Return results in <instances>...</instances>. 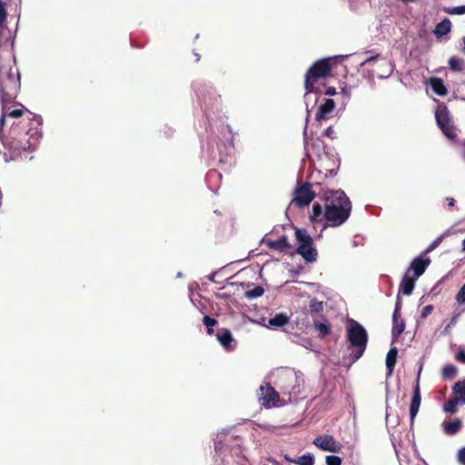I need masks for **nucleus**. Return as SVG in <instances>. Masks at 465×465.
<instances>
[{"label": "nucleus", "mask_w": 465, "mask_h": 465, "mask_svg": "<svg viewBox=\"0 0 465 465\" xmlns=\"http://www.w3.org/2000/svg\"><path fill=\"white\" fill-rule=\"evenodd\" d=\"M325 224L337 227L343 224L351 213V203L341 190H329L323 193Z\"/></svg>", "instance_id": "obj_1"}, {"label": "nucleus", "mask_w": 465, "mask_h": 465, "mask_svg": "<svg viewBox=\"0 0 465 465\" xmlns=\"http://www.w3.org/2000/svg\"><path fill=\"white\" fill-rule=\"evenodd\" d=\"M21 87L20 74L11 61H0V101L4 107L13 104Z\"/></svg>", "instance_id": "obj_2"}, {"label": "nucleus", "mask_w": 465, "mask_h": 465, "mask_svg": "<svg viewBox=\"0 0 465 465\" xmlns=\"http://www.w3.org/2000/svg\"><path fill=\"white\" fill-rule=\"evenodd\" d=\"M339 59V56L322 58L314 62L309 67L304 75V88L306 94L322 92L320 86L316 84L331 75V70L338 64Z\"/></svg>", "instance_id": "obj_3"}, {"label": "nucleus", "mask_w": 465, "mask_h": 465, "mask_svg": "<svg viewBox=\"0 0 465 465\" xmlns=\"http://www.w3.org/2000/svg\"><path fill=\"white\" fill-rule=\"evenodd\" d=\"M347 341L350 346L354 348L351 357L352 361H358L364 353L368 343V333L364 327L358 322L351 319L346 328Z\"/></svg>", "instance_id": "obj_4"}, {"label": "nucleus", "mask_w": 465, "mask_h": 465, "mask_svg": "<svg viewBox=\"0 0 465 465\" xmlns=\"http://www.w3.org/2000/svg\"><path fill=\"white\" fill-rule=\"evenodd\" d=\"M295 237L298 242L297 253L307 262H314L317 260L318 252L313 247V240L305 229H296Z\"/></svg>", "instance_id": "obj_5"}, {"label": "nucleus", "mask_w": 465, "mask_h": 465, "mask_svg": "<svg viewBox=\"0 0 465 465\" xmlns=\"http://www.w3.org/2000/svg\"><path fill=\"white\" fill-rule=\"evenodd\" d=\"M292 202L299 208L308 206L312 201L315 198V193L312 190V184L305 183H298L294 193Z\"/></svg>", "instance_id": "obj_6"}, {"label": "nucleus", "mask_w": 465, "mask_h": 465, "mask_svg": "<svg viewBox=\"0 0 465 465\" xmlns=\"http://www.w3.org/2000/svg\"><path fill=\"white\" fill-rule=\"evenodd\" d=\"M435 118L438 126L442 131V133L450 139L454 140L457 138V134L455 133V128L451 124L450 118V113L447 107L438 108L435 113Z\"/></svg>", "instance_id": "obj_7"}, {"label": "nucleus", "mask_w": 465, "mask_h": 465, "mask_svg": "<svg viewBox=\"0 0 465 465\" xmlns=\"http://www.w3.org/2000/svg\"><path fill=\"white\" fill-rule=\"evenodd\" d=\"M312 444L322 450L333 453L340 452L342 448V445L332 435L329 434L317 436L313 440Z\"/></svg>", "instance_id": "obj_8"}, {"label": "nucleus", "mask_w": 465, "mask_h": 465, "mask_svg": "<svg viewBox=\"0 0 465 465\" xmlns=\"http://www.w3.org/2000/svg\"><path fill=\"white\" fill-rule=\"evenodd\" d=\"M261 404L266 408H271L272 405H275L280 400L278 392L269 383L265 386H261Z\"/></svg>", "instance_id": "obj_9"}, {"label": "nucleus", "mask_w": 465, "mask_h": 465, "mask_svg": "<svg viewBox=\"0 0 465 465\" xmlns=\"http://www.w3.org/2000/svg\"><path fill=\"white\" fill-rule=\"evenodd\" d=\"M420 373L418 374V378L416 381V384L413 388V393L411 397V401L410 404V418H411V426L414 423V419L419 412L420 402H421V395L420 389Z\"/></svg>", "instance_id": "obj_10"}, {"label": "nucleus", "mask_w": 465, "mask_h": 465, "mask_svg": "<svg viewBox=\"0 0 465 465\" xmlns=\"http://www.w3.org/2000/svg\"><path fill=\"white\" fill-rule=\"evenodd\" d=\"M335 108V103L331 98H327L324 100V103L320 104L316 115L315 120L319 124L322 121H325L331 117V114L333 112Z\"/></svg>", "instance_id": "obj_11"}, {"label": "nucleus", "mask_w": 465, "mask_h": 465, "mask_svg": "<svg viewBox=\"0 0 465 465\" xmlns=\"http://www.w3.org/2000/svg\"><path fill=\"white\" fill-rule=\"evenodd\" d=\"M430 263V258L415 257L411 262L409 270H412L414 277L419 278L424 273Z\"/></svg>", "instance_id": "obj_12"}, {"label": "nucleus", "mask_w": 465, "mask_h": 465, "mask_svg": "<svg viewBox=\"0 0 465 465\" xmlns=\"http://www.w3.org/2000/svg\"><path fill=\"white\" fill-rule=\"evenodd\" d=\"M265 244L268 248L279 252H285L291 248V244L288 241L287 236L285 235L281 236L279 239L275 241L268 239L265 241Z\"/></svg>", "instance_id": "obj_13"}, {"label": "nucleus", "mask_w": 465, "mask_h": 465, "mask_svg": "<svg viewBox=\"0 0 465 465\" xmlns=\"http://www.w3.org/2000/svg\"><path fill=\"white\" fill-rule=\"evenodd\" d=\"M418 278L415 277H410L408 275V272L403 276L400 287H399V293H402L403 295H411L413 292L415 282Z\"/></svg>", "instance_id": "obj_14"}, {"label": "nucleus", "mask_w": 465, "mask_h": 465, "mask_svg": "<svg viewBox=\"0 0 465 465\" xmlns=\"http://www.w3.org/2000/svg\"><path fill=\"white\" fill-rule=\"evenodd\" d=\"M290 322V317L286 313H277L271 318L266 325L267 328L272 330H277L288 324Z\"/></svg>", "instance_id": "obj_15"}, {"label": "nucleus", "mask_w": 465, "mask_h": 465, "mask_svg": "<svg viewBox=\"0 0 465 465\" xmlns=\"http://www.w3.org/2000/svg\"><path fill=\"white\" fill-rule=\"evenodd\" d=\"M11 104H6L5 107L2 105V114L0 117V127L5 124V117L19 118L24 114V106L20 104L21 108L11 110Z\"/></svg>", "instance_id": "obj_16"}, {"label": "nucleus", "mask_w": 465, "mask_h": 465, "mask_svg": "<svg viewBox=\"0 0 465 465\" xmlns=\"http://www.w3.org/2000/svg\"><path fill=\"white\" fill-rule=\"evenodd\" d=\"M405 327V321L401 317V315H392L391 336L394 341L401 336V334L404 331Z\"/></svg>", "instance_id": "obj_17"}, {"label": "nucleus", "mask_w": 465, "mask_h": 465, "mask_svg": "<svg viewBox=\"0 0 465 465\" xmlns=\"http://www.w3.org/2000/svg\"><path fill=\"white\" fill-rule=\"evenodd\" d=\"M451 29V22L449 18H444L441 22L437 24L435 29L433 31L435 36L437 38H440L443 35H447L450 32Z\"/></svg>", "instance_id": "obj_18"}, {"label": "nucleus", "mask_w": 465, "mask_h": 465, "mask_svg": "<svg viewBox=\"0 0 465 465\" xmlns=\"http://www.w3.org/2000/svg\"><path fill=\"white\" fill-rule=\"evenodd\" d=\"M442 426L447 435H454L461 429L462 422L460 419H455L454 420L444 421Z\"/></svg>", "instance_id": "obj_19"}, {"label": "nucleus", "mask_w": 465, "mask_h": 465, "mask_svg": "<svg viewBox=\"0 0 465 465\" xmlns=\"http://www.w3.org/2000/svg\"><path fill=\"white\" fill-rule=\"evenodd\" d=\"M217 340L226 350L232 348V342L233 341L232 335L230 330L223 329L217 334Z\"/></svg>", "instance_id": "obj_20"}, {"label": "nucleus", "mask_w": 465, "mask_h": 465, "mask_svg": "<svg viewBox=\"0 0 465 465\" xmlns=\"http://www.w3.org/2000/svg\"><path fill=\"white\" fill-rule=\"evenodd\" d=\"M398 356V350L396 347H392L387 353L386 356V369L388 375H391L394 370Z\"/></svg>", "instance_id": "obj_21"}, {"label": "nucleus", "mask_w": 465, "mask_h": 465, "mask_svg": "<svg viewBox=\"0 0 465 465\" xmlns=\"http://www.w3.org/2000/svg\"><path fill=\"white\" fill-rule=\"evenodd\" d=\"M430 84L432 89V91L440 95L444 96L447 94V88L440 78L432 77L430 79Z\"/></svg>", "instance_id": "obj_22"}, {"label": "nucleus", "mask_w": 465, "mask_h": 465, "mask_svg": "<svg viewBox=\"0 0 465 465\" xmlns=\"http://www.w3.org/2000/svg\"><path fill=\"white\" fill-rule=\"evenodd\" d=\"M310 219L313 223L325 221V211L323 212L322 206L319 203H315L312 205V211Z\"/></svg>", "instance_id": "obj_23"}, {"label": "nucleus", "mask_w": 465, "mask_h": 465, "mask_svg": "<svg viewBox=\"0 0 465 465\" xmlns=\"http://www.w3.org/2000/svg\"><path fill=\"white\" fill-rule=\"evenodd\" d=\"M452 394L454 395L453 397H458L460 404H465V379L454 383Z\"/></svg>", "instance_id": "obj_24"}, {"label": "nucleus", "mask_w": 465, "mask_h": 465, "mask_svg": "<svg viewBox=\"0 0 465 465\" xmlns=\"http://www.w3.org/2000/svg\"><path fill=\"white\" fill-rule=\"evenodd\" d=\"M12 147L15 151L19 153L22 151H34L35 149V140L34 142L26 140L25 143L18 141L16 143H14Z\"/></svg>", "instance_id": "obj_25"}, {"label": "nucleus", "mask_w": 465, "mask_h": 465, "mask_svg": "<svg viewBox=\"0 0 465 465\" xmlns=\"http://www.w3.org/2000/svg\"><path fill=\"white\" fill-rule=\"evenodd\" d=\"M458 374V369L453 364H447L442 368L441 376L444 380H452Z\"/></svg>", "instance_id": "obj_26"}, {"label": "nucleus", "mask_w": 465, "mask_h": 465, "mask_svg": "<svg viewBox=\"0 0 465 465\" xmlns=\"http://www.w3.org/2000/svg\"><path fill=\"white\" fill-rule=\"evenodd\" d=\"M459 403H460V401L458 400V397H451L445 401L443 405V411L445 412L454 414L457 412V405Z\"/></svg>", "instance_id": "obj_27"}, {"label": "nucleus", "mask_w": 465, "mask_h": 465, "mask_svg": "<svg viewBox=\"0 0 465 465\" xmlns=\"http://www.w3.org/2000/svg\"><path fill=\"white\" fill-rule=\"evenodd\" d=\"M449 66L452 71L460 72L463 69L464 60L456 56H451L449 59Z\"/></svg>", "instance_id": "obj_28"}, {"label": "nucleus", "mask_w": 465, "mask_h": 465, "mask_svg": "<svg viewBox=\"0 0 465 465\" xmlns=\"http://www.w3.org/2000/svg\"><path fill=\"white\" fill-rule=\"evenodd\" d=\"M263 293L264 289L262 286L257 285L253 289L246 291L244 296L249 300H252L262 296Z\"/></svg>", "instance_id": "obj_29"}, {"label": "nucleus", "mask_w": 465, "mask_h": 465, "mask_svg": "<svg viewBox=\"0 0 465 465\" xmlns=\"http://www.w3.org/2000/svg\"><path fill=\"white\" fill-rule=\"evenodd\" d=\"M315 328L319 331L322 338L325 337L331 332V326L325 322H314Z\"/></svg>", "instance_id": "obj_30"}, {"label": "nucleus", "mask_w": 465, "mask_h": 465, "mask_svg": "<svg viewBox=\"0 0 465 465\" xmlns=\"http://www.w3.org/2000/svg\"><path fill=\"white\" fill-rule=\"evenodd\" d=\"M310 311L312 312L319 313L322 312L324 309V305L322 302L318 301L317 299L313 298L310 301Z\"/></svg>", "instance_id": "obj_31"}, {"label": "nucleus", "mask_w": 465, "mask_h": 465, "mask_svg": "<svg viewBox=\"0 0 465 465\" xmlns=\"http://www.w3.org/2000/svg\"><path fill=\"white\" fill-rule=\"evenodd\" d=\"M203 322L207 328V330H206L207 333L209 335H212L213 333V327L217 324V322H218L217 320L206 315L203 317Z\"/></svg>", "instance_id": "obj_32"}, {"label": "nucleus", "mask_w": 465, "mask_h": 465, "mask_svg": "<svg viewBox=\"0 0 465 465\" xmlns=\"http://www.w3.org/2000/svg\"><path fill=\"white\" fill-rule=\"evenodd\" d=\"M295 464L299 465H313L314 458L311 454L302 455L298 460H296Z\"/></svg>", "instance_id": "obj_33"}, {"label": "nucleus", "mask_w": 465, "mask_h": 465, "mask_svg": "<svg viewBox=\"0 0 465 465\" xmlns=\"http://www.w3.org/2000/svg\"><path fill=\"white\" fill-rule=\"evenodd\" d=\"M445 12L450 15H463L465 14V5H460L451 8H446Z\"/></svg>", "instance_id": "obj_34"}, {"label": "nucleus", "mask_w": 465, "mask_h": 465, "mask_svg": "<svg viewBox=\"0 0 465 465\" xmlns=\"http://www.w3.org/2000/svg\"><path fill=\"white\" fill-rule=\"evenodd\" d=\"M455 300L460 305L465 303V283L460 287V291L456 294Z\"/></svg>", "instance_id": "obj_35"}, {"label": "nucleus", "mask_w": 465, "mask_h": 465, "mask_svg": "<svg viewBox=\"0 0 465 465\" xmlns=\"http://www.w3.org/2000/svg\"><path fill=\"white\" fill-rule=\"evenodd\" d=\"M326 464L327 465H341V459L338 456H327L326 457Z\"/></svg>", "instance_id": "obj_36"}, {"label": "nucleus", "mask_w": 465, "mask_h": 465, "mask_svg": "<svg viewBox=\"0 0 465 465\" xmlns=\"http://www.w3.org/2000/svg\"><path fill=\"white\" fill-rule=\"evenodd\" d=\"M443 235H440L439 237H437L430 245L429 247L427 248L426 250V252H430L431 251H433L434 249H436L442 242L443 240Z\"/></svg>", "instance_id": "obj_37"}, {"label": "nucleus", "mask_w": 465, "mask_h": 465, "mask_svg": "<svg viewBox=\"0 0 465 465\" xmlns=\"http://www.w3.org/2000/svg\"><path fill=\"white\" fill-rule=\"evenodd\" d=\"M433 311V306L432 305H426L422 308L421 310V313H420V317L421 318H426L428 317Z\"/></svg>", "instance_id": "obj_38"}, {"label": "nucleus", "mask_w": 465, "mask_h": 465, "mask_svg": "<svg viewBox=\"0 0 465 465\" xmlns=\"http://www.w3.org/2000/svg\"><path fill=\"white\" fill-rule=\"evenodd\" d=\"M458 460L460 463L465 465V447L461 448L458 452Z\"/></svg>", "instance_id": "obj_39"}, {"label": "nucleus", "mask_w": 465, "mask_h": 465, "mask_svg": "<svg viewBox=\"0 0 465 465\" xmlns=\"http://www.w3.org/2000/svg\"><path fill=\"white\" fill-rule=\"evenodd\" d=\"M401 308V301L400 297L398 296L397 302L395 304V309H394L392 315L400 316L401 315V313H400Z\"/></svg>", "instance_id": "obj_40"}, {"label": "nucleus", "mask_w": 465, "mask_h": 465, "mask_svg": "<svg viewBox=\"0 0 465 465\" xmlns=\"http://www.w3.org/2000/svg\"><path fill=\"white\" fill-rule=\"evenodd\" d=\"M456 361L465 363V351L460 350L455 355Z\"/></svg>", "instance_id": "obj_41"}, {"label": "nucleus", "mask_w": 465, "mask_h": 465, "mask_svg": "<svg viewBox=\"0 0 465 465\" xmlns=\"http://www.w3.org/2000/svg\"><path fill=\"white\" fill-rule=\"evenodd\" d=\"M380 58V54H376V55H371L369 57H367L362 63H361V65H365V64H368L373 61H376L377 59Z\"/></svg>", "instance_id": "obj_42"}, {"label": "nucleus", "mask_w": 465, "mask_h": 465, "mask_svg": "<svg viewBox=\"0 0 465 465\" xmlns=\"http://www.w3.org/2000/svg\"><path fill=\"white\" fill-rule=\"evenodd\" d=\"M323 134L331 139L334 138V130H333L332 126H329L328 128H326L323 132Z\"/></svg>", "instance_id": "obj_43"}, {"label": "nucleus", "mask_w": 465, "mask_h": 465, "mask_svg": "<svg viewBox=\"0 0 465 465\" xmlns=\"http://www.w3.org/2000/svg\"><path fill=\"white\" fill-rule=\"evenodd\" d=\"M283 379L286 381H296L297 376L295 374L290 373V374L284 375Z\"/></svg>", "instance_id": "obj_44"}, {"label": "nucleus", "mask_w": 465, "mask_h": 465, "mask_svg": "<svg viewBox=\"0 0 465 465\" xmlns=\"http://www.w3.org/2000/svg\"><path fill=\"white\" fill-rule=\"evenodd\" d=\"M336 94V89L334 87H328L325 91V94L327 95H334Z\"/></svg>", "instance_id": "obj_45"}, {"label": "nucleus", "mask_w": 465, "mask_h": 465, "mask_svg": "<svg viewBox=\"0 0 465 465\" xmlns=\"http://www.w3.org/2000/svg\"><path fill=\"white\" fill-rule=\"evenodd\" d=\"M281 390H282V391H283V393H288V394H290V395H291L292 392H294V391H293V390H294V388H293V387L292 388V390H289V387H288V386H282V387H281Z\"/></svg>", "instance_id": "obj_46"}, {"label": "nucleus", "mask_w": 465, "mask_h": 465, "mask_svg": "<svg viewBox=\"0 0 465 465\" xmlns=\"http://www.w3.org/2000/svg\"><path fill=\"white\" fill-rule=\"evenodd\" d=\"M283 458L286 461H288L289 463H295L296 460L294 459H292L288 454H284L283 455Z\"/></svg>", "instance_id": "obj_47"}, {"label": "nucleus", "mask_w": 465, "mask_h": 465, "mask_svg": "<svg viewBox=\"0 0 465 465\" xmlns=\"http://www.w3.org/2000/svg\"><path fill=\"white\" fill-rule=\"evenodd\" d=\"M446 200L450 207H453L455 205L456 201L453 198L448 197Z\"/></svg>", "instance_id": "obj_48"}, {"label": "nucleus", "mask_w": 465, "mask_h": 465, "mask_svg": "<svg viewBox=\"0 0 465 465\" xmlns=\"http://www.w3.org/2000/svg\"><path fill=\"white\" fill-rule=\"evenodd\" d=\"M462 42H463V48H462V52L465 54V36H463V38H462Z\"/></svg>", "instance_id": "obj_49"}, {"label": "nucleus", "mask_w": 465, "mask_h": 465, "mask_svg": "<svg viewBox=\"0 0 465 465\" xmlns=\"http://www.w3.org/2000/svg\"><path fill=\"white\" fill-rule=\"evenodd\" d=\"M402 2H405V3H413V2H416L417 0H401Z\"/></svg>", "instance_id": "obj_50"}, {"label": "nucleus", "mask_w": 465, "mask_h": 465, "mask_svg": "<svg viewBox=\"0 0 465 465\" xmlns=\"http://www.w3.org/2000/svg\"><path fill=\"white\" fill-rule=\"evenodd\" d=\"M462 245H463V250H465V239L462 242Z\"/></svg>", "instance_id": "obj_51"}, {"label": "nucleus", "mask_w": 465, "mask_h": 465, "mask_svg": "<svg viewBox=\"0 0 465 465\" xmlns=\"http://www.w3.org/2000/svg\"><path fill=\"white\" fill-rule=\"evenodd\" d=\"M269 460H270L271 462H272V463H276V460H272V459H270Z\"/></svg>", "instance_id": "obj_52"}, {"label": "nucleus", "mask_w": 465, "mask_h": 465, "mask_svg": "<svg viewBox=\"0 0 465 465\" xmlns=\"http://www.w3.org/2000/svg\"><path fill=\"white\" fill-rule=\"evenodd\" d=\"M384 63H387V60L385 58L381 59Z\"/></svg>", "instance_id": "obj_53"}]
</instances>
